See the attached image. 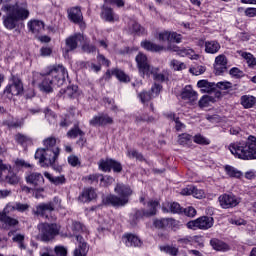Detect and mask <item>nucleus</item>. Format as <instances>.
<instances>
[{"mask_svg":"<svg viewBox=\"0 0 256 256\" xmlns=\"http://www.w3.org/2000/svg\"><path fill=\"white\" fill-rule=\"evenodd\" d=\"M157 207H159V202L157 200H150L147 202V209L144 210V217H153L157 214Z\"/></svg>","mask_w":256,"mask_h":256,"instance_id":"30","label":"nucleus"},{"mask_svg":"<svg viewBox=\"0 0 256 256\" xmlns=\"http://www.w3.org/2000/svg\"><path fill=\"white\" fill-rule=\"evenodd\" d=\"M127 155L130 159H138L139 161L143 159V155L137 152V150H128Z\"/></svg>","mask_w":256,"mask_h":256,"instance_id":"59","label":"nucleus"},{"mask_svg":"<svg viewBox=\"0 0 256 256\" xmlns=\"http://www.w3.org/2000/svg\"><path fill=\"white\" fill-rule=\"evenodd\" d=\"M160 251H162L163 253H166L167 255H171V256L179 255V248H177L176 246H173V245L160 246Z\"/></svg>","mask_w":256,"mask_h":256,"instance_id":"38","label":"nucleus"},{"mask_svg":"<svg viewBox=\"0 0 256 256\" xmlns=\"http://www.w3.org/2000/svg\"><path fill=\"white\" fill-rule=\"evenodd\" d=\"M205 71H207V68L203 65H195V66L190 67V69H189V72L192 75H196V76L203 75V73H205Z\"/></svg>","mask_w":256,"mask_h":256,"instance_id":"42","label":"nucleus"},{"mask_svg":"<svg viewBox=\"0 0 256 256\" xmlns=\"http://www.w3.org/2000/svg\"><path fill=\"white\" fill-rule=\"evenodd\" d=\"M2 11L6 14L4 17V26L6 29H15L18 21H25L29 19V8L27 4H19V2H10L3 4Z\"/></svg>","mask_w":256,"mask_h":256,"instance_id":"2","label":"nucleus"},{"mask_svg":"<svg viewBox=\"0 0 256 256\" xmlns=\"http://www.w3.org/2000/svg\"><path fill=\"white\" fill-rule=\"evenodd\" d=\"M161 89H162V86L155 83L152 87H151V96L152 98H155V97H158L159 96V93H161Z\"/></svg>","mask_w":256,"mask_h":256,"instance_id":"54","label":"nucleus"},{"mask_svg":"<svg viewBox=\"0 0 256 256\" xmlns=\"http://www.w3.org/2000/svg\"><path fill=\"white\" fill-rule=\"evenodd\" d=\"M11 171V165L3 163V160H0V179H3V173Z\"/></svg>","mask_w":256,"mask_h":256,"instance_id":"55","label":"nucleus"},{"mask_svg":"<svg viewBox=\"0 0 256 256\" xmlns=\"http://www.w3.org/2000/svg\"><path fill=\"white\" fill-rule=\"evenodd\" d=\"M27 209H29L28 204H22V203L16 202V203H8L4 208V211L5 213H11V211H19L20 213H24V211H27Z\"/></svg>","mask_w":256,"mask_h":256,"instance_id":"26","label":"nucleus"},{"mask_svg":"<svg viewBox=\"0 0 256 256\" xmlns=\"http://www.w3.org/2000/svg\"><path fill=\"white\" fill-rule=\"evenodd\" d=\"M135 61L137 63L138 73L140 77L149 78L151 77V75H153L154 80L160 81L161 83H163V81L167 79V74L158 73L159 68L151 66L147 55L139 53L136 56Z\"/></svg>","mask_w":256,"mask_h":256,"instance_id":"7","label":"nucleus"},{"mask_svg":"<svg viewBox=\"0 0 256 256\" xmlns=\"http://www.w3.org/2000/svg\"><path fill=\"white\" fill-rule=\"evenodd\" d=\"M241 57H243V59H245L248 67H255L256 66V57L253 56V54L247 53V52H242Z\"/></svg>","mask_w":256,"mask_h":256,"instance_id":"40","label":"nucleus"},{"mask_svg":"<svg viewBox=\"0 0 256 256\" xmlns=\"http://www.w3.org/2000/svg\"><path fill=\"white\" fill-rule=\"evenodd\" d=\"M211 101H213V97L205 95L199 100V107H209Z\"/></svg>","mask_w":256,"mask_h":256,"instance_id":"51","label":"nucleus"},{"mask_svg":"<svg viewBox=\"0 0 256 256\" xmlns=\"http://www.w3.org/2000/svg\"><path fill=\"white\" fill-rule=\"evenodd\" d=\"M28 29L32 33H40V31L45 29V23H43L41 20H30L28 22Z\"/></svg>","mask_w":256,"mask_h":256,"instance_id":"33","label":"nucleus"},{"mask_svg":"<svg viewBox=\"0 0 256 256\" xmlns=\"http://www.w3.org/2000/svg\"><path fill=\"white\" fill-rule=\"evenodd\" d=\"M210 245L215 251L225 252V251L231 250V246H229L227 243H225L217 238L211 239Z\"/></svg>","mask_w":256,"mask_h":256,"instance_id":"28","label":"nucleus"},{"mask_svg":"<svg viewBox=\"0 0 256 256\" xmlns=\"http://www.w3.org/2000/svg\"><path fill=\"white\" fill-rule=\"evenodd\" d=\"M82 41H85V36H83V34L78 33L68 37L65 41L64 57H67V53H70V51H75Z\"/></svg>","mask_w":256,"mask_h":256,"instance_id":"14","label":"nucleus"},{"mask_svg":"<svg viewBox=\"0 0 256 256\" xmlns=\"http://www.w3.org/2000/svg\"><path fill=\"white\" fill-rule=\"evenodd\" d=\"M100 181H101V185H103L104 187H109V185H113V183L115 182V179L111 176L103 177V175H101Z\"/></svg>","mask_w":256,"mask_h":256,"instance_id":"48","label":"nucleus"},{"mask_svg":"<svg viewBox=\"0 0 256 256\" xmlns=\"http://www.w3.org/2000/svg\"><path fill=\"white\" fill-rule=\"evenodd\" d=\"M38 237L41 241H51L59 235V227L57 224L41 223L38 225Z\"/></svg>","mask_w":256,"mask_h":256,"instance_id":"10","label":"nucleus"},{"mask_svg":"<svg viewBox=\"0 0 256 256\" xmlns=\"http://www.w3.org/2000/svg\"><path fill=\"white\" fill-rule=\"evenodd\" d=\"M224 171L226 175L232 179H241V177H243V172L231 165L224 166Z\"/></svg>","mask_w":256,"mask_h":256,"instance_id":"34","label":"nucleus"},{"mask_svg":"<svg viewBox=\"0 0 256 256\" xmlns=\"http://www.w3.org/2000/svg\"><path fill=\"white\" fill-rule=\"evenodd\" d=\"M183 36L177 32H170V42L181 43Z\"/></svg>","mask_w":256,"mask_h":256,"instance_id":"60","label":"nucleus"},{"mask_svg":"<svg viewBox=\"0 0 256 256\" xmlns=\"http://www.w3.org/2000/svg\"><path fill=\"white\" fill-rule=\"evenodd\" d=\"M197 87L201 89L202 93H213L217 89V85L207 80H200L197 82Z\"/></svg>","mask_w":256,"mask_h":256,"instance_id":"27","label":"nucleus"},{"mask_svg":"<svg viewBox=\"0 0 256 256\" xmlns=\"http://www.w3.org/2000/svg\"><path fill=\"white\" fill-rule=\"evenodd\" d=\"M170 38H171V32L164 31L158 34L159 41H170Z\"/></svg>","mask_w":256,"mask_h":256,"instance_id":"62","label":"nucleus"},{"mask_svg":"<svg viewBox=\"0 0 256 256\" xmlns=\"http://www.w3.org/2000/svg\"><path fill=\"white\" fill-rule=\"evenodd\" d=\"M214 69L216 71V75H221V73H225V71H227V56H225L224 54L216 56L214 60Z\"/></svg>","mask_w":256,"mask_h":256,"instance_id":"16","label":"nucleus"},{"mask_svg":"<svg viewBox=\"0 0 256 256\" xmlns=\"http://www.w3.org/2000/svg\"><path fill=\"white\" fill-rule=\"evenodd\" d=\"M6 172L8 173L5 176L6 183H9L10 185H17V183H19V176L14 173L13 168H11V170H6Z\"/></svg>","mask_w":256,"mask_h":256,"instance_id":"37","label":"nucleus"},{"mask_svg":"<svg viewBox=\"0 0 256 256\" xmlns=\"http://www.w3.org/2000/svg\"><path fill=\"white\" fill-rule=\"evenodd\" d=\"M71 230L73 233L68 234V237H76V241L79 243L78 247L74 250V256H87V252L89 251V247L81 233L85 231V227L80 222H74L71 226Z\"/></svg>","mask_w":256,"mask_h":256,"instance_id":"8","label":"nucleus"},{"mask_svg":"<svg viewBox=\"0 0 256 256\" xmlns=\"http://www.w3.org/2000/svg\"><path fill=\"white\" fill-rule=\"evenodd\" d=\"M112 75H114L118 81H122L123 83H127L129 81V76L119 69L113 70Z\"/></svg>","mask_w":256,"mask_h":256,"instance_id":"41","label":"nucleus"},{"mask_svg":"<svg viewBox=\"0 0 256 256\" xmlns=\"http://www.w3.org/2000/svg\"><path fill=\"white\" fill-rule=\"evenodd\" d=\"M101 17L104 21H108V23L119 21V15L115 14L111 8L106 6H103Z\"/></svg>","mask_w":256,"mask_h":256,"instance_id":"24","label":"nucleus"},{"mask_svg":"<svg viewBox=\"0 0 256 256\" xmlns=\"http://www.w3.org/2000/svg\"><path fill=\"white\" fill-rule=\"evenodd\" d=\"M44 177L53 183V185H63L65 184V176L53 177L49 172H44Z\"/></svg>","mask_w":256,"mask_h":256,"instance_id":"36","label":"nucleus"},{"mask_svg":"<svg viewBox=\"0 0 256 256\" xmlns=\"http://www.w3.org/2000/svg\"><path fill=\"white\" fill-rule=\"evenodd\" d=\"M84 133L79 129V127H74L70 131H68L67 136L70 139H77V137H83Z\"/></svg>","mask_w":256,"mask_h":256,"instance_id":"45","label":"nucleus"},{"mask_svg":"<svg viewBox=\"0 0 256 256\" xmlns=\"http://www.w3.org/2000/svg\"><path fill=\"white\" fill-rule=\"evenodd\" d=\"M25 179L26 183L34 188V197L36 199H41V197H43L41 193L45 191V189H43V185L45 184V178H43V175L38 172H30L26 174Z\"/></svg>","mask_w":256,"mask_h":256,"instance_id":"9","label":"nucleus"},{"mask_svg":"<svg viewBox=\"0 0 256 256\" xmlns=\"http://www.w3.org/2000/svg\"><path fill=\"white\" fill-rule=\"evenodd\" d=\"M97 197V193L93 188H88L83 190V192L78 197L79 201L82 203H88V201H93Z\"/></svg>","mask_w":256,"mask_h":256,"instance_id":"29","label":"nucleus"},{"mask_svg":"<svg viewBox=\"0 0 256 256\" xmlns=\"http://www.w3.org/2000/svg\"><path fill=\"white\" fill-rule=\"evenodd\" d=\"M114 191L115 193H117V195H119V197L115 195L105 196L102 200V203L104 205L123 207L124 205H127L129 203V197L133 195V190L131 189V187L123 183L117 184Z\"/></svg>","mask_w":256,"mask_h":256,"instance_id":"6","label":"nucleus"},{"mask_svg":"<svg viewBox=\"0 0 256 256\" xmlns=\"http://www.w3.org/2000/svg\"><path fill=\"white\" fill-rule=\"evenodd\" d=\"M138 97H139L141 103H143V104L149 103V101H151V99H153V96L151 95V93L145 92V91L138 94Z\"/></svg>","mask_w":256,"mask_h":256,"instance_id":"47","label":"nucleus"},{"mask_svg":"<svg viewBox=\"0 0 256 256\" xmlns=\"http://www.w3.org/2000/svg\"><path fill=\"white\" fill-rule=\"evenodd\" d=\"M12 240L14 243H18L20 249H26L25 244L23 243L25 241V235L16 234L12 237Z\"/></svg>","mask_w":256,"mask_h":256,"instance_id":"46","label":"nucleus"},{"mask_svg":"<svg viewBox=\"0 0 256 256\" xmlns=\"http://www.w3.org/2000/svg\"><path fill=\"white\" fill-rule=\"evenodd\" d=\"M245 17H256V8L255 7H248L245 9Z\"/></svg>","mask_w":256,"mask_h":256,"instance_id":"64","label":"nucleus"},{"mask_svg":"<svg viewBox=\"0 0 256 256\" xmlns=\"http://www.w3.org/2000/svg\"><path fill=\"white\" fill-rule=\"evenodd\" d=\"M17 143H20V145H27V143H31V138L23 135V134H17L15 137Z\"/></svg>","mask_w":256,"mask_h":256,"instance_id":"50","label":"nucleus"},{"mask_svg":"<svg viewBox=\"0 0 256 256\" xmlns=\"http://www.w3.org/2000/svg\"><path fill=\"white\" fill-rule=\"evenodd\" d=\"M163 211H167L168 213H183V208L177 202L168 203L167 206H163Z\"/></svg>","mask_w":256,"mask_h":256,"instance_id":"35","label":"nucleus"},{"mask_svg":"<svg viewBox=\"0 0 256 256\" xmlns=\"http://www.w3.org/2000/svg\"><path fill=\"white\" fill-rule=\"evenodd\" d=\"M54 256H67V248L63 246H56L54 248Z\"/></svg>","mask_w":256,"mask_h":256,"instance_id":"57","label":"nucleus"},{"mask_svg":"<svg viewBox=\"0 0 256 256\" xmlns=\"http://www.w3.org/2000/svg\"><path fill=\"white\" fill-rule=\"evenodd\" d=\"M123 239L126 247H141L143 245V242L139 236L134 234H126L124 235Z\"/></svg>","mask_w":256,"mask_h":256,"instance_id":"23","label":"nucleus"},{"mask_svg":"<svg viewBox=\"0 0 256 256\" xmlns=\"http://www.w3.org/2000/svg\"><path fill=\"white\" fill-rule=\"evenodd\" d=\"M129 30L132 33H137L138 35H143V33H145V28L141 27V25H139V23L135 22V20L130 21Z\"/></svg>","mask_w":256,"mask_h":256,"instance_id":"39","label":"nucleus"},{"mask_svg":"<svg viewBox=\"0 0 256 256\" xmlns=\"http://www.w3.org/2000/svg\"><path fill=\"white\" fill-rule=\"evenodd\" d=\"M111 123H113V118L109 117L107 114H99L90 120V125L94 127L97 125H111Z\"/></svg>","mask_w":256,"mask_h":256,"instance_id":"21","label":"nucleus"},{"mask_svg":"<svg viewBox=\"0 0 256 256\" xmlns=\"http://www.w3.org/2000/svg\"><path fill=\"white\" fill-rule=\"evenodd\" d=\"M41 77L40 90L51 93L53 87H61L65 83V77H69V74L63 65L56 64L49 66Z\"/></svg>","mask_w":256,"mask_h":256,"instance_id":"1","label":"nucleus"},{"mask_svg":"<svg viewBox=\"0 0 256 256\" xmlns=\"http://www.w3.org/2000/svg\"><path fill=\"white\" fill-rule=\"evenodd\" d=\"M178 143L183 147H187V145H191V135L189 134H181L178 136Z\"/></svg>","mask_w":256,"mask_h":256,"instance_id":"43","label":"nucleus"},{"mask_svg":"<svg viewBox=\"0 0 256 256\" xmlns=\"http://www.w3.org/2000/svg\"><path fill=\"white\" fill-rule=\"evenodd\" d=\"M141 47L146 51H152V53H160V51H174L177 55H180V57H188V59H191L192 61H197V59H199V54H196L193 49L179 48L177 45L170 44L165 48V46L145 40L141 42Z\"/></svg>","mask_w":256,"mask_h":256,"instance_id":"5","label":"nucleus"},{"mask_svg":"<svg viewBox=\"0 0 256 256\" xmlns=\"http://www.w3.org/2000/svg\"><path fill=\"white\" fill-rule=\"evenodd\" d=\"M53 53V50L49 46H44L40 49L41 57H49Z\"/></svg>","mask_w":256,"mask_h":256,"instance_id":"61","label":"nucleus"},{"mask_svg":"<svg viewBox=\"0 0 256 256\" xmlns=\"http://www.w3.org/2000/svg\"><path fill=\"white\" fill-rule=\"evenodd\" d=\"M23 94V82L18 77L12 76L9 84L4 89V95L8 99H13L14 96H19Z\"/></svg>","mask_w":256,"mask_h":256,"instance_id":"12","label":"nucleus"},{"mask_svg":"<svg viewBox=\"0 0 256 256\" xmlns=\"http://www.w3.org/2000/svg\"><path fill=\"white\" fill-rule=\"evenodd\" d=\"M193 141L198 145H211V140L207 139L201 134H196L193 138Z\"/></svg>","mask_w":256,"mask_h":256,"instance_id":"44","label":"nucleus"},{"mask_svg":"<svg viewBox=\"0 0 256 256\" xmlns=\"http://www.w3.org/2000/svg\"><path fill=\"white\" fill-rule=\"evenodd\" d=\"M52 211H55V206L53 205V202H48V203H42L39 204L36 207V215H39L40 217H49Z\"/></svg>","mask_w":256,"mask_h":256,"instance_id":"17","label":"nucleus"},{"mask_svg":"<svg viewBox=\"0 0 256 256\" xmlns=\"http://www.w3.org/2000/svg\"><path fill=\"white\" fill-rule=\"evenodd\" d=\"M178 243L181 247H187V245H193V243H198L199 247H205V244H203V237L201 236H186L178 239Z\"/></svg>","mask_w":256,"mask_h":256,"instance_id":"19","label":"nucleus"},{"mask_svg":"<svg viewBox=\"0 0 256 256\" xmlns=\"http://www.w3.org/2000/svg\"><path fill=\"white\" fill-rule=\"evenodd\" d=\"M218 201L222 209H231L233 207H237L239 203H241V199L236 197L235 195L222 194L219 196Z\"/></svg>","mask_w":256,"mask_h":256,"instance_id":"15","label":"nucleus"},{"mask_svg":"<svg viewBox=\"0 0 256 256\" xmlns=\"http://www.w3.org/2000/svg\"><path fill=\"white\" fill-rule=\"evenodd\" d=\"M228 149L236 159L243 161L256 159V137L250 135L246 140L230 143Z\"/></svg>","mask_w":256,"mask_h":256,"instance_id":"3","label":"nucleus"},{"mask_svg":"<svg viewBox=\"0 0 256 256\" xmlns=\"http://www.w3.org/2000/svg\"><path fill=\"white\" fill-rule=\"evenodd\" d=\"M68 163L71 167H77V165H81V160L76 155H70L68 157Z\"/></svg>","mask_w":256,"mask_h":256,"instance_id":"53","label":"nucleus"},{"mask_svg":"<svg viewBox=\"0 0 256 256\" xmlns=\"http://www.w3.org/2000/svg\"><path fill=\"white\" fill-rule=\"evenodd\" d=\"M214 224L215 220L213 219V217L201 216L195 220L189 221L187 223V227L188 229H192L193 231H197V229L207 231L208 229H211Z\"/></svg>","mask_w":256,"mask_h":256,"instance_id":"11","label":"nucleus"},{"mask_svg":"<svg viewBox=\"0 0 256 256\" xmlns=\"http://www.w3.org/2000/svg\"><path fill=\"white\" fill-rule=\"evenodd\" d=\"M68 17L73 23H81L83 21V13L80 7H72L68 10Z\"/></svg>","mask_w":256,"mask_h":256,"instance_id":"25","label":"nucleus"},{"mask_svg":"<svg viewBox=\"0 0 256 256\" xmlns=\"http://www.w3.org/2000/svg\"><path fill=\"white\" fill-rule=\"evenodd\" d=\"M171 67L174 69V71H183V69H186L185 63L179 62L177 60L171 61Z\"/></svg>","mask_w":256,"mask_h":256,"instance_id":"49","label":"nucleus"},{"mask_svg":"<svg viewBox=\"0 0 256 256\" xmlns=\"http://www.w3.org/2000/svg\"><path fill=\"white\" fill-rule=\"evenodd\" d=\"M182 99L184 101H188V103H195V101L198 99L197 92L193 90V87L188 85L182 90Z\"/></svg>","mask_w":256,"mask_h":256,"instance_id":"22","label":"nucleus"},{"mask_svg":"<svg viewBox=\"0 0 256 256\" xmlns=\"http://www.w3.org/2000/svg\"><path fill=\"white\" fill-rule=\"evenodd\" d=\"M10 212H5V208L3 212H0V221L1 223H4L6 227H15V225H18L19 221L15 218H11L7 216V214Z\"/></svg>","mask_w":256,"mask_h":256,"instance_id":"32","label":"nucleus"},{"mask_svg":"<svg viewBox=\"0 0 256 256\" xmlns=\"http://www.w3.org/2000/svg\"><path fill=\"white\" fill-rule=\"evenodd\" d=\"M77 86H69L65 91L66 97H75L77 95Z\"/></svg>","mask_w":256,"mask_h":256,"instance_id":"58","label":"nucleus"},{"mask_svg":"<svg viewBox=\"0 0 256 256\" xmlns=\"http://www.w3.org/2000/svg\"><path fill=\"white\" fill-rule=\"evenodd\" d=\"M153 225L156 229H173L177 225V221L173 218H161L154 220Z\"/></svg>","mask_w":256,"mask_h":256,"instance_id":"18","label":"nucleus"},{"mask_svg":"<svg viewBox=\"0 0 256 256\" xmlns=\"http://www.w3.org/2000/svg\"><path fill=\"white\" fill-rule=\"evenodd\" d=\"M43 145L45 148H38L34 157L41 167H49L53 165L59 157L57 139L49 137L43 141Z\"/></svg>","mask_w":256,"mask_h":256,"instance_id":"4","label":"nucleus"},{"mask_svg":"<svg viewBox=\"0 0 256 256\" xmlns=\"http://www.w3.org/2000/svg\"><path fill=\"white\" fill-rule=\"evenodd\" d=\"M45 117L49 121V123H55V113H53V111L46 109Z\"/></svg>","mask_w":256,"mask_h":256,"instance_id":"63","label":"nucleus"},{"mask_svg":"<svg viewBox=\"0 0 256 256\" xmlns=\"http://www.w3.org/2000/svg\"><path fill=\"white\" fill-rule=\"evenodd\" d=\"M240 104L244 109H253L256 105V98L255 96L251 95H243L240 98Z\"/></svg>","mask_w":256,"mask_h":256,"instance_id":"31","label":"nucleus"},{"mask_svg":"<svg viewBox=\"0 0 256 256\" xmlns=\"http://www.w3.org/2000/svg\"><path fill=\"white\" fill-rule=\"evenodd\" d=\"M15 165L18 168H25V169H29V167H33V165H31L29 162H26L23 159H17L15 160Z\"/></svg>","mask_w":256,"mask_h":256,"instance_id":"56","label":"nucleus"},{"mask_svg":"<svg viewBox=\"0 0 256 256\" xmlns=\"http://www.w3.org/2000/svg\"><path fill=\"white\" fill-rule=\"evenodd\" d=\"M193 192H192V195L193 197H195V199H204L205 197V191L202 190V189H199L195 186H193Z\"/></svg>","mask_w":256,"mask_h":256,"instance_id":"52","label":"nucleus"},{"mask_svg":"<svg viewBox=\"0 0 256 256\" xmlns=\"http://www.w3.org/2000/svg\"><path fill=\"white\" fill-rule=\"evenodd\" d=\"M205 53L208 55H217L221 51V43L217 40H207L205 42Z\"/></svg>","mask_w":256,"mask_h":256,"instance_id":"20","label":"nucleus"},{"mask_svg":"<svg viewBox=\"0 0 256 256\" xmlns=\"http://www.w3.org/2000/svg\"><path fill=\"white\" fill-rule=\"evenodd\" d=\"M98 167L100 171H104L105 173L110 172L113 169L114 173H121L123 167L121 163L115 161L113 159H102L98 162Z\"/></svg>","mask_w":256,"mask_h":256,"instance_id":"13","label":"nucleus"}]
</instances>
